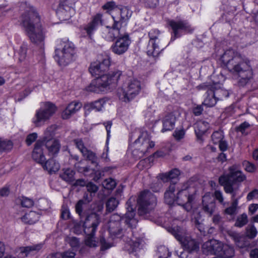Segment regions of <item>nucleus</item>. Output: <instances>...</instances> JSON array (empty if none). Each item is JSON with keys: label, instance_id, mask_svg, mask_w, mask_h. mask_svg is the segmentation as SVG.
Here are the masks:
<instances>
[{"label": "nucleus", "instance_id": "obj_1", "mask_svg": "<svg viewBox=\"0 0 258 258\" xmlns=\"http://www.w3.org/2000/svg\"><path fill=\"white\" fill-rule=\"evenodd\" d=\"M221 60L228 70L239 77V86L246 85L252 78L253 73L249 61L233 49L225 50Z\"/></svg>", "mask_w": 258, "mask_h": 258}, {"label": "nucleus", "instance_id": "obj_2", "mask_svg": "<svg viewBox=\"0 0 258 258\" xmlns=\"http://www.w3.org/2000/svg\"><path fill=\"white\" fill-rule=\"evenodd\" d=\"M191 181L179 183L176 185L171 184L164 194L165 202L172 205L176 202L182 206L187 212L191 211L196 197V190Z\"/></svg>", "mask_w": 258, "mask_h": 258}, {"label": "nucleus", "instance_id": "obj_3", "mask_svg": "<svg viewBox=\"0 0 258 258\" xmlns=\"http://www.w3.org/2000/svg\"><path fill=\"white\" fill-rule=\"evenodd\" d=\"M23 25L30 41L38 48L39 53L43 54L46 32L42 27L39 15L34 8L29 12L28 18L23 21Z\"/></svg>", "mask_w": 258, "mask_h": 258}, {"label": "nucleus", "instance_id": "obj_4", "mask_svg": "<svg viewBox=\"0 0 258 258\" xmlns=\"http://www.w3.org/2000/svg\"><path fill=\"white\" fill-rule=\"evenodd\" d=\"M134 201V198H131L126 202V213L124 218L117 214L111 215L109 222V231L111 236L119 237L121 234L122 229H120V221L123 218L125 219V222L131 228L136 227L138 221L134 218L135 207L132 205V201Z\"/></svg>", "mask_w": 258, "mask_h": 258}, {"label": "nucleus", "instance_id": "obj_5", "mask_svg": "<svg viewBox=\"0 0 258 258\" xmlns=\"http://www.w3.org/2000/svg\"><path fill=\"white\" fill-rule=\"evenodd\" d=\"M122 75L121 71L116 70L107 74L101 75L92 81L86 88L89 92L100 93L107 91L111 88L115 87Z\"/></svg>", "mask_w": 258, "mask_h": 258}, {"label": "nucleus", "instance_id": "obj_6", "mask_svg": "<svg viewBox=\"0 0 258 258\" xmlns=\"http://www.w3.org/2000/svg\"><path fill=\"white\" fill-rule=\"evenodd\" d=\"M76 50L74 44L67 39L58 40L55 49L54 59L60 66H66L75 58Z\"/></svg>", "mask_w": 258, "mask_h": 258}, {"label": "nucleus", "instance_id": "obj_7", "mask_svg": "<svg viewBox=\"0 0 258 258\" xmlns=\"http://www.w3.org/2000/svg\"><path fill=\"white\" fill-rule=\"evenodd\" d=\"M167 230L180 242L183 249L189 253L197 252L199 250V242L187 234L183 228L175 226L168 227Z\"/></svg>", "mask_w": 258, "mask_h": 258}, {"label": "nucleus", "instance_id": "obj_8", "mask_svg": "<svg viewBox=\"0 0 258 258\" xmlns=\"http://www.w3.org/2000/svg\"><path fill=\"white\" fill-rule=\"evenodd\" d=\"M100 222V217L96 213H91L86 218L83 228L86 234L85 242L87 246L90 247L97 246L95 234Z\"/></svg>", "mask_w": 258, "mask_h": 258}, {"label": "nucleus", "instance_id": "obj_9", "mask_svg": "<svg viewBox=\"0 0 258 258\" xmlns=\"http://www.w3.org/2000/svg\"><path fill=\"white\" fill-rule=\"evenodd\" d=\"M142 89L141 84L138 79L129 78L118 89L117 94L120 100L128 102L139 94Z\"/></svg>", "mask_w": 258, "mask_h": 258}, {"label": "nucleus", "instance_id": "obj_10", "mask_svg": "<svg viewBox=\"0 0 258 258\" xmlns=\"http://www.w3.org/2000/svg\"><path fill=\"white\" fill-rule=\"evenodd\" d=\"M56 110L54 104L50 102H42L40 107L36 110L32 118V123L36 127L43 126L53 115Z\"/></svg>", "mask_w": 258, "mask_h": 258}, {"label": "nucleus", "instance_id": "obj_11", "mask_svg": "<svg viewBox=\"0 0 258 258\" xmlns=\"http://www.w3.org/2000/svg\"><path fill=\"white\" fill-rule=\"evenodd\" d=\"M137 203L139 205V214L147 218V215L150 214L156 207L157 199L156 197L150 191L144 190L139 195Z\"/></svg>", "mask_w": 258, "mask_h": 258}, {"label": "nucleus", "instance_id": "obj_12", "mask_svg": "<svg viewBox=\"0 0 258 258\" xmlns=\"http://www.w3.org/2000/svg\"><path fill=\"white\" fill-rule=\"evenodd\" d=\"M134 144L136 147L139 148L134 150L132 152L136 159L142 157L149 149L152 148L155 146L154 142L150 141L149 135L147 132L141 133Z\"/></svg>", "mask_w": 258, "mask_h": 258}, {"label": "nucleus", "instance_id": "obj_13", "mask_svg": "<svg viewBox=\"0 0 258 258\" xmlns=\"http://www.w3.org/2000/svg\"><path fill=\"white\" fill-rule=\"evenodd\" d=\"M113 24L111 26H106L102 28L101 35L105 40L112 41L115 38H118L125 32L121 26V22L118 21L116 16H112Z\"/></svg>", "mask_w": 258, "mask_h": 258}, {"label": "nucleus", "instance_id": "obj_14", "mask_svg": "<svg viewBox=\"0 0 258 258\" xmlns=\"http://www.w3.org/2000/svg\"><path fill=\"white\" fill-rule=\"evenodd\" d=\"M169 25L173 31V35L171 36V41L181 36L182 33H191L194 30V28L184 20H171L169 22Z\"/></svg>", "mask_w": 258, "mask_h": 258}, {"label": "nucleus", "instance_id": "obj_15", "mask_svg": "<svg viewBox=\"0 0 258 258\" xmlns=\"http://www.w3.org/2000/svg\"><path fill=\"white\" fill-rule=\"evenodd\" d=\"M150 40L148 45L147 53L149 55L157 56L160 52L161 48L159 46L160 33L158 30L152 29L149 32Z\"/></svg>", "mask_w": 258, "mask_h": 258}, {"label": "nucleus", "instance_id": "obj_16", "mask_svg": "<svg viewBox=\"0 0 258 258\" xmlns=\"http://www.w3.org/2000/svg\"><path fill=\"white\" fill-rule=\"evenodd\" d=\"M110 65V58L109 56H101L96 61L91 63L89 71L93 76H99L102 73L108 70Z\"/></svg>", "mask_w": 258, "mask_h": 258}, {"label": "nucleus", "instance_id": "obj_17", "mask_svg": "<svg viewBox=\"0 0 258 258\" xmlns=\"http://www.w3.org/2000/svg\"><path fill=\"white\" fill-rule=\"evenodd\" d=\"M117 38L115 42L112 44L111 48L114 53L120 55L127 50L131 43V40L128 34L125 32Z\"/></svg>", "mask_w": 258, "mask_h": 258}, {"label": "nucleus", "instance_id": "obj_18", "mask_svg": "<svg viewBox=\"0 0 258 258\" xmlns=\"http://www.w3.org/2000/svg\"><path fill=\"white\" fill-rule=\"evenodd\" d=\"M177 112L174 111L171 112H166L163 115L162 122L163 127L162 133L172 130L175 127Z\"/></svg>", "mask_w": 258, "mask_h": 258}, {"label": "nucleus", "instance_id": "obj_19", "mask_svg": "<svg viewBox=\"0 0 258 258\" xmlns=\"http://www.w3.org/2000/svg\"><path fill=\"white\" fill-rule=\"evenodd\" d=\"M202 204L203 211L209 216H212L215 212L216 207L214 200L210 192L206 193L203 197Z\"/></svg>", "mask_w": 258, "mask_h": 258}, {"label": "nucleus", "instance_id": "obj_20", "mask_svg": "<svg viewBox=\"0 0 258 258\" xmlns=\"http://www.w3.org/2000/svg\"><path fill=\"white\" fill-rule=\"evenodd\" d=\"M102 15L101 14H97L92 17L91 21L84 26V30L87 35L91 36L98 28L102 22Z\"/></svg>", "mask_w": 258, "mask_h": 258}, {"label": "nucleus", "instance_id": "obj_21", "mask_svg": "<svg viewBox=\"0 0 258 258\" xmlns=\"http://www.w3.org/2000/svg\"><path fill=\"white\" fill-rule=\"evenodd\" d=\"M56 14L60 19L67 20L75 15V9L72 6L60 3Z\"/></svg>", "mask_w": 258, "mask_h": 258}, {"label": "nucleus", "instance_id": "obj_22", "mask_svg": "<svg viewBox=\"0 0 258 258\" xmlns=\"http://www.w3.org/2000/svg\"><path fill=\"white\" fill-rule=\"evenodd\" d=\"M42 247L43 244L42 243L25 247H21L19 248L17 252L18 253L19 257H25L29 255L35 254L42 249Z\"/></svg>", "mask_w": 258, "mask_h": 258}, {"label": "nucleus", "instance_id": "obj_23", "mask_svg": "<svg viewBox=\"0 0 258 258\" xmlns=\"http://www.w3.org/2000/svg\"><path fill=\"white\" fill-rule=\"evenodd\" d=\"M43 142L37 141L32 154V158L37 162L43 164L45 161V157L43 153Z\"/></svg>", "mask_w": 258, "mask_h": 258}, {"label": "nucleus", "instance_id": "obj_24", "mask_svg": "<svg viewBox=\"0 0 258 258\" xmlns=\"http://www.w3.org/2000/svg\"><path fill=\"white\" fill-rule=\"evenodd\" d=\"M209 88L213 90L219 100H222L229 96L228 91L224 89L222 87V84L219 82L213 81L212 84H209Z\"/></svg>", "mask_w": 258, "mask_h": 258}, {"label": "nucleus", "instance_id": "obj_25", "mask_svg": "<svg viewBox=\"0 0 258 258\" xmlns=\"http://www.w3.org/2000/svg\"><path fill=\"white\" fill-rule=\"evenodd\" d=\"M114 12L118 18V21L121 22V26L123 22L128 20L132 15V11L127 7H120L115 8Z\"/></svg>", "mask_w": 258, "mask_h": 258}, {"label": "nucleus", "instance_id": "obj_26", "mask_svg": "<svg viewBox=\"0 0 258 258\" xmlns=\"http://www.w3.org/2000/svg\"><path fill=\"white\" fill-rule=\"evenodd\" d=\"M82 106V103L79 101H73L70 103L62 113V118L64 119H68L72 114L79 111Z\"/></svg>", "mask_w": 258, "mask_h": 258}, {"label": "nucleus", "instance_id": "obj_27", "mask_svg": "<svg viewBox=\"0 0 258 258\" xmlns=\"http://www.w3.org/2000/svg\"><path fill=\"white\" fill-rule=\"evenodd\" d=\"M48 154L50 156H54L58 154L60 148L59 141L55 139L43 140Z\"/></svg>", "mask_w": 258, "mask_h": 258}, {"label": "nucleus", "instance_id": "obj_28", "mask_svg": "<svg viewBox=\"0 0 258 258\" xmlns=\"http://www.w3.org/2000/svg\"><path fill=\"white\" fill-rule=\"evenodd\" d=\"M229 171L231 181L241 182L246 178L245 175L241 170L238 169L235 165L230 167Z\"/></svg>", "mask_w": 258, "mask_h": 258}, {"label": "nucleus", "instance_id": "obj_29", "mask_svg": "<svg viewBox=\"0 0 258 258\" xmlns=\"http://www.w3.org/2000/svg\"><path fill=\"white\" fill-rule=\"evenodd\" d=\"M207 91L206 96L203 102V105L207 107H212L215 105L219 101L214 92L211 88H209V84L207 86Z\"/></svg>", "mask_w": 258, "mask_h": 258}, {"label": "nucleus", "instance_id": "obj_30", "mask_svg": "<svg viewBox=\"0 0 258 258\" xmlns=\"http://www.w3.org/2000/svg\"><path fill=\"white\" fill-rule=\"evenodd\" d=\"M105 103L106 101L104 99H100L94 102L86 104L84 106V108L86 111L89 112L93 110L95 111H99L102 110Z\"/></svg>", "mask_w": 258, "mask_h": 258}, {"label": "nucleus", "instance_id": "obj_31", "mask_svg": "<svg viewBox=\"0 0 258 258\" xmlns=\"http://www.w3.org/2000/svg\"><path fill=\"white\" fill-rule=\"evenodd\" d=\"M230 236L234 240L236 245L240 248L247 247L249 244L246 238L242 234L236 232H232L230 234Z\"/></svg>", "mask_w": 258, "mask_h": 258}, {"label": "nucleus", "instance_id": "obj_32", "mask_svg": "<svg viewBox=\"0 0 258 258\" xmlns=\"http://www.w3.org/2000/svg\"><path fill=\"white\" fill-rule=\"evenodd\" d=\"M194 127L197 138L200 139L209 127V124L207 121L199 120L195 123Z\"/></svg>", "mask_w": 258, "mask_h": 258}, {"label": "nucleus", "instance_id": "obj_33", "mask_svg": "<svg viewBox=\"0 0 258 258\" xmlns=\"http://www.w3.org/2000/svg\"><path fill=\"white\" fill-rule=\"evenodd\" d=\"M40 215L37 213L30 211L22 217L21 220L24 223L33 224L38 221Z\"/></svg>", "mask_w": 258, "mask_h": 258}, {"label": "nucleus", "instance_id": "obj_34", "mask_svg": "<svg viewBox=\"0 0 258 258\" xmlns=\"http://www.w3.org/2000/svg\"><path fill=\"white\" fill-rule=\"evenodd\" d=\"M42 165L43 168L50 173L57 172L60 168L59 164L53 158L49 159L46 162L45 161Z\"/></svg>", "mask_w": 258, "mask_h": 258}, {"label": "nucleus", "instance_id": "obj_35", "mask_svg": "<svg viewBox=\"0 0 258 258\" xmlns=\"http://www.w3.org/2000/svg\"><path fill=\"white\" fill-rule=\"evenodd\" d=\"M180 174V171L177 169H174L168 173L160 174L158 177L163 182H167L169 180L176 179Z\"/></svg>", "mask_w": 258, "mask_h": 258}, {"label": "nucleus", "instance_id": "obj_36", "mask_svg": "<svg viewBox=\"0 0 258 258\" xmlns=\"http://www.w3.org/2000/svg\"><path fill=\"white\" fill-rule=\"evenodd\" d=\"M234 255V250L233 247L227 244H224L218 257L221 258H231Z\"/></svg>", "mask_w": 258, "mask_h": 258}, {"label": "nucleus", "instance_id": "obj_37", "mask_svg": "<svg viewBox=\"0 0 258 258\" xmlns=\"http://www.w3.org/2000/svg\"><path fill=\"white\" fill-rule=\"evenodd\" d=\"M240 198V197L238 198L234 199V195H233L232 197V202L231 203V205L225 210V214L229 215H233L236 214L238 201Z\"/></svg>", "mask_w": 258, "mask_h": 258}, {"label": "nucleus", "instance_id": "obj_38", "mask_svg": "<svg viewBox=\"0 0 258 258\" xmlns=\"http://www.w3.org/2000/svg\"><path fill=\"white\" fill-rule=\"evenodd\" d=\"M171 254V253L168 248L166 246L162 245L158 248L154 258H170Z\"/></svg>", "mask_w": 258, "mask_h": 258}, {"label": "nucleus", "instance_id": "obj_39", "mask_svg": "<svg viewBox=\"0 0 258 258\" xmlns=\"http://www.w3.org/2000/svg\"><path fill=\"white\" fill-rule=\"evenodd\" d=\"M104 124L105 126V128L107 132V140L106 142V153H103L102 155V157L104 158L105 160L108 159V152L109 150V148L108 146V142L109 140V138L110 137V129L112 126V122L111 121H108L107 122L104 123Z\"/></svg>", "mask_w": 258, "mask_h": 258}, {"label": "nucleus", "instance_id": "obj_40", "mask_svg": "<svg viewBox=\"0 0 258 258\" xmlns=\"http://www.w3.org/2000/svg\"><path fill=\"white\" fill-rule=\"evenodd\" d=\"M247 222V214L244 213L237 217L234 225L237 227L241 228L245 225Z\"/></svg>", "mask_w": 258, "mask_h": 258}, {"label": "nucleus", "instance_id": "obj_41", "mask_svg": "<svg viewBox=\"0 0 258 258\" xmlns=\"http://www.w3.org/2000/svg\"><path fill=\"white\" fill-rule=\"evenodd\" d=\"M119 204L118 201L114 198H109L106 204V211L108 212H111L114 211Z\"/></svg>", "mask_w": 258, "mask_h": 258}, {"label": "nucleus", "instance_id": "obj_42", "mask_svg": "<svg viewBox=\"0 0 258 258\" xmlns=\"http://www.w3.org/2000/svg\"><path fill=\"white\" fill-rule=\"evenodd\" d=\"M75 172L71 169L67 168L64 170L63 173L60 175V177L67 182H71L74 180Z\"/></svg>", "mask_w": 258, "mask_h": 258}, {"label": "nucleus", "instance_id": "obj_43", "mask_svg": "<svg viewBox=\"0 0 258 258\" xmlns=\"http://www.w3.org/2000/svg\"><path fill=\"white\" fill-rule=\"evenodd\" d=\"M57 126L55 124L48 126L44 132L43 140L52 139L54 132L57 130Z\"/></svg>", "mask_w": 258, "mask_h": 258}, {"label": "nucleus", "instance_id": "obj_44", "mask_svg": "<svg viewBox=\"0 0 258 258\" xmlns=\"http://www.w3.org/2000/svg\"><path fill=\"white\" fill-rule=\"evenodd\" d=\"M214 242H215L214 240H213V239L205 242L202 245L203 252L207 254H213V249H212V246H213V243L214 244Z\"/></svg>", "mask_w": 258, "mask_h": 258}, {"label": "nucleus", "instance_id": "obj_45", "mask_svg": "<svg viewBox=\"0 0 258 258\" xmlns=\"http://www.w3.org/2000/svg\"><path fill=\"white\" fill-rule=\"evenodd\" d=\"M13 147V143L9 140H0V152L10 150Z\"/></svg>", "mask_w": 258, "mask_h": 258}, {"label": "nucleus", "instance_id": "obj_46", "mask_svg": "<svg viewBox=\"0 0 258 258\" xmlns=\"http://www.w3.org/2000/svg\"><path fill=\"white\" fill-rule=\"evenodd\" d=\"M84 154H82L83 156L86 158L88 160L91 161L92 163H97V157L96 154L92 151L87 150Z\"/></svg>", "mask_w": 258, "mask_h": 258}, {"label": "nucleus", "instance_id": "obj_47", "mask_svg": "<svg viewBox=\"0 0 258 258\" xmlns=\"http://www.w3.org/2000/svg\"><path fill=\"white\" fill-rule=\"evenodd\" d=\"M257 234V231L253 225L248 226L246 229V235L250 239L254 238Z\"/></svg>", "mask_w": 258, "mask_h": 258}, {"label": "nucleus", "instance_id": "obj_48", "mask_svg": "<svg viewBox=\"0 0 258 258\" xmlns=\"http://www.w3.org/2000/svg\"><path fill=\"white\" fill-rule=\"evenodd\" d=\"M223 137L224 136L222 131H216L214 132L212 135V140L214 144H217L223 140Z\"/></svg>", "mask_w": 258, "mask_h": 258}, {"label": "nucleus", "instance_id": "obj_49", "mask_svg": "<svg viewBox=\"0 0 258 258\" xmlns=\"http://www.w3.org/2000/svg\"><path fill=\"white\" fill-rule=\"evenodd\" d=\"M213 240H214L215 242L212 246V249H213V254L219 256L220 251H221V249H222V247L224 244L218 240L215 239H213Z\"/></svg>", "mask_w": 258, "mask_h": 258}, {"label": "nucleus", "instance_id": "obj_50", "mask_svg": "<svg viewBox=\"0 0 258 258\" xmlns=\"http://www.w3.org/2000/svg\"><path fill=\"white\" fill-rule=\"evenodd\" d=\"M74 143L82 154H84L85 152H86L87 148L85 146L84 142L81 139H75Z\"/></svg>", "mask_w": 258, "mask_h": 258}, {"label": "nucleus", "instance_id": "obj_51", "mask_svg": "<svg viewBox=\"0 0 258 258\" xmlns=\"http://www.w3.org/2000/svg\"><path fill=\"white\" fill-rule=\"evenodd\" d=\"M116 184L115 181L112 178L105 179L102 183L103 187L107 189H113L115 187Z\"/></svg>", "mask_w": 258, "mask_h": 258}, {"label": "nucleus", "instance_id": "obj_52", "mask_svg": "<svg viewBox=\"0 0 258 258\" xmlns=\"http://www.w3.org/2000/svg\"><path fill=\"white\" fill-rule=\"evenodd\" d=\"M27 46L25 44H23L19 49V60L20 62L24 61L27 56Z\"/></svg>", "mask_w": 258, "mask_h": 258}, {"label": "nucleus", "instance_id": "obj_53", "mask_svg": "<svg viewBox=\"0 0 258 258\" xmlns=\"http://www.w3.org/2000/svg\"><path fill=\"white\" fill-rule=\"evenodd\" d=\"M243 166L245 170L248 172H254L256 169V165L247 161H244L243 162Z\"/></svg>", "mask_w": 258, "mask_h": 258}, {"label": "nucleus", "instance_id": "obj_54", "mask_svg": "<svg viewBox=\"0 0 258 258\" xmlns=\"http://www.w3.org/2000/svg\"><path fill=\"white\" fill-rule=\"evenodd\" d=\"M101 244V250H104L109 248L113 246V243L106 240L104 237H101L100 239Z\"/></svg>", "mask_w": 258, "mask_h": 258}, {"label": "nucleus", "instance_id": "obj_55", "mask_svg": "<svg viewBox=\"0 0 258 258\" xmlns=\"http://www.w3.org/2000/svg\"><path fill=\"white\" fill-rule=\"evenodd\" d=\"M21 204L23 207L29 208L33 206L34 202L31 199L23 197L22 199H21Z\"/></svg>", "mask_w": 258, "mask_h": 258}, {"label": "nucleus", "instance_id": "obj_56", "mask_svg": "<svg viewBox=\"0 0 258 258\" xmlns=\"http://www.w3.org/2000/svg\"><path fill=\"white\" fill-rule=\"evenodd\" d=\"M231 181L230 177L229 172L227 174L221 176L219 178V182L222 185H225Z\"/></svg>", "mask_w": 258, "mask_h": 258}, {"label": "nucleus", "instance_id": "obj_57", "mask_svg": "<svg viewBox=\"0 0 258 258\" xmlns=\"http://www.w3.org/2000/svg\"><path fill=\"white\" fill-rule=\"evenodd\" d=\"M118 8L117 7H115V4L113 2H109L105 4L104 5L102 6V8L104 10H106L109 11H112V16H115V14L114 12V10L115 8Z\"/></svg>", "mask_w": 258, "mask_h": 258}, {"label": "nucleus", "instance_id": "obj_58", "mask_svg": "<svg viewBox=\"0 0 258 258\" xmlns=\"http://www.w3.org/2000/svg\"><path fill=\"white\" fill-rule=\"evenodd\" d=\"M66 240L72 247L76 248L79 245L80 241L78 238L75 237H68Z\"/></svg>", "mask_w": 258, "mask_h": 258}, {"label": "nucleus", "instance_id": "obj_59", "mask_svg": "<svg viewBox=\"0 0 258 258\" xmlns=\"http://www.w3.org/2000/svg\"><path fill=\"white\" fill-rule=\"evenodd\" d=\"M185 135V131L183 129L175 130L173 133V136L177 141L183 139Z\"/></svg>", "mask_w": 258, "mask_h": 258}, {"label": "nucleus", "instance_id": "obj_60", "mask_svg": "<svg viewBox=\"0 0 258 258\" xmlns=\"http://www.w3.org/2000/svg\"><path fill=\"white\" fill-rule=\"evenodd\" d=\"M37 134L35 133H33L29 134L27 137L26 142L27 145L30 146L31 145L37 138Z\"/></svg>", "mask_w": 258, "mask_h": 258}, {"label": "nucleus", "instance_id": "obj_61", "mask_svg": "<svg viewBox=\"0 0 258 258\" xmlns=\"http://www.w3.org/2000/svg\"><path fill=\"white\" fill-rule=\"evenodd\" d=\"M87 190L91 193H95L98 189V186L94 183L90 182L86 184Z\"/></svg>", "mask_w": 258, "mask_h": 258}, {"label": "nucleus", "instance_id": "obj_62", "mask_svg": "<svg viewBox=\"0 0 258 258\" xmlns=\"http://www.w3.org/2000/svg\"><path fill=\"white\" fill-rule=\"evenodd\" d=\"M258 198V189H254L250 192H249L247 196L246 199L247 201H250L254 199Z\"/></svg>", "mask_w": 258, "mask_h": 258}, {"label": "nucleus", "instance_id": "obj_63", "mask_svg": "<svg viewBox=\"0 0 258 258\" xmlns=\"http://www.w3.org/2000/svg\"><path fill=\"white\" fill-rule=\"evenodd\" d=\"M70 213L69 209L66 207H62L61 213V218L64 220H67L70 218Z\"/></svg>", "mask_w": 258, "mask_h": 258}, {"label": "nucleus", "instance_id": "obj_64", "mask_svg": "<svg viewBox=\"0 0 258 258\" xmlns=\"http://www.w3.org/2000/svg\"><path fill=\"white\" fill-rule=\"evenodd\" d=\"M250 126V124L245 121L243 123H241L238 127L237 131L241 132L242 134L245 133V130L246 128H248Z\"/></svg>", "mask_w": 258, "mask_h": 258}]
</instances>
